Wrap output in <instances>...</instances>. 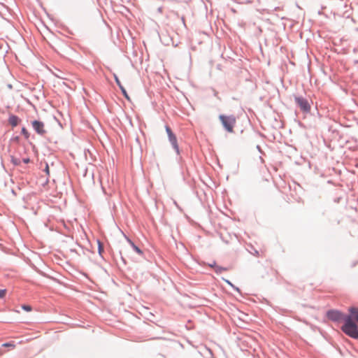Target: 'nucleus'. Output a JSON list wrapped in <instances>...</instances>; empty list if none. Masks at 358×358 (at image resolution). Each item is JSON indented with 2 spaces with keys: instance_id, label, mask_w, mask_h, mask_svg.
Instances as JSON below:
<instances>
[{
  "instance_id": "obj_1",
  "label": "nucleus",
  "mask_w": 358,
  "mask_h": 358,
  "mask_svg": "<svg viewBox=\"0 0 358 358\" xmlns=\"http://www.w3.org/2000/svg\"><path fill=\"white\" fill-rule=\"evenodd\" d=\"M358 312V308L350 307L349 308V315H345L337 310H329L327 312V317L329 320L334 322H342L341 330L349 337L354 339H358V324L357 319L355 317V312Z\"/></svg>"
},
{
  "instance_id": "obj_2",
  "label": "nucleus",
  "mask_w": 358,
  "mask_h": 358,
  "mask_svg": "<svg viewBox=\"0 0 358 358\" xmlns=\"http://www.w3.org/2000/svg\"><path fill=\"white\" fill-rule=\"evenodd\" d=\"M219 120L224 129L229 133L234 132V128L236 123V119L234 115H226L221 114L219 115Z\"/></svg>"
},
{
  "instance_id": "obj_3",
  "label": "nucleus",
  "mask_w": 358,
  "mask_h": 358,
  "mask_svg": "<svg viewBox=\"0 0 358 358\" xmlns=\"http://www.w3.org/2000/svg\"><path fill=\"white\" fill-rule=\"evenodd\" d=\"M296 106L303 113H308L310 111L311 106L308 100L302 96L294 95Z\"/></svg>"
},
{
  "instance_id": "obj_4",
  "label": "nucleus",
  "mask_w": 358,
  "mask_h": 358,
  "mask_svg": "<svg viewBox=\"0 0 358 358\" xmlns=\"http://www.w3.org/2000/svg\"><path fill=\"white\" fill-rule=\"evenodd\" d=\"M32 127L35 131L39 135H43L45 134V130L44 129V124L43 122L40 120H34L32 122Z\"/></svg>"
},
{
  "instance_id": "obj_5",
  "label": "nucleus",
  "mask_w": 358,
  "mask_h": 358,
  "mask_svg": "<svg viewBox=\"0 0 358 358\" xmlns=\"http://www.w3.org/2000/svg\"><path fill=\"white\" fill-rule=\"evenodd\" d=\"M169 141L171 143L173 148L176 151V154L178 155H179L180 152L179 146L178 144V140H177V137H176V134L173 136L171 135V136L169 137Z\"/></svg>"
},
{
  "instance_id": "obj_6",
  "label": "nucleus",
  "mask_w": 358,
  "mask_h": 358,
  "mask_svg": "<svg viewBox=\"0 0 358 358\" xmlns=\"http://www.w3.org/2000/svg\"><path fill=\"white\" fill-rule=\"evenodd\" d=\"M114 78H115L116 84L117 85V86L120 89L122 95L124 96V98H126L127 99L129 100V95L127 94V90H125L124 86L122 85L119 78L117 77V76L116 74H114Z\"/></svg>"
},
{
  "instance_id": "obj_7",
  "label": "nucleus",
  "mask_w": 358,
  "mask_h": 358,
  "mask_svg": "<svg viewBox=\"0 0 358 358\" xmlns=\"http://www.w3.org/2000/svg\"><path fill=\"white\" fill-rule=\"evenodd\" d=\"M20 122V119L15 115H10L8 118V123L12 127H16Z\"/></svg>"
},
{
  "instance_id": "obj_8",
  "label": "nucleus",
  "mask_w": 358,
  "mask_h": 358,
  "mask_svg": "<svg viewBox=\"0 0 358 358\" xmlns=\"http://www.w3.org/2000/svg\"><path fill=\"white\" fill-rule=\"evenodd\" d=\"M208 266L214 268L215 273H221L222 271H226L225 268L217 266L215 262H213V264H209Z\"/></svg>"
},
{
  "instance_id": "obj_9",
  "label": "nucleus",
  "mask_w": 358,
  "mask_h": 358,
  "mask_svg": "<svg viewBox=\"0 0 358 358\" xmlns=\"http://www.w3.org/2000/svg\"><path fill=\"white\" fill-rule=\"evenodd\" d=\"M129 243H130L131 248H133V250L138 255H143V251L142 250L138 247L133 241H131V240H128Z\"/></svg>"
},
{
  "instance_id": "obj_10",
  "label": "nucleus",
  "mask_w": 358,
  "mask_h": 358,
  "mask_svg": "<svg viewBox=\"0 0 358 358\" xmlns=\"http://www.w3.org/2000/svg\"><path fill=\"white\" fill-rule=\"evenodd\" d=\"M98 243V252L99 254L102 256V254L104 252V248L103 243L100 241H97Z\"/></svg>"
},
{
  "instance_id": "obj_11",
  "label": "nucleus",
  "mask_w": 358,
  "mask_h": 358,
  "mask_svg": "<svg viewBox=\"0 0 358 358\" xmlns=\"http://www.w3.org/2000/svg\"><path fill=\"white\" fill-rule=\"evenodd\" d=\"M21 134L25 137V138L28 139L29 137V134L27 129L25 127H22L21 130Z\"/></svg>"
},
{
  "instance_id": "obj_12",
  "label": "nucleus",
  "mask_w": 358,
  "mask_h": 358,
  "mask_svg": "<svg viewBox=\"0 0 358 358\" xmlns=\"http://www.w3.org/2000/svg\"><path fill=\"white\" fill-rule=\"evenodd\" d=\"M351 8H349L346 10L344 11L343 16L346 18H350L351 17L352 13H351Z\"/></svg>"
},
{
  "instance_id": "obj_13",
  "label": "nucleus",
  "mask_w": 358,
  "mask_h": 358,
  "mask_svg": "<svg viewBox=\"0 0 358 358\" xmlns=\"http://www.w3.org/2000/svg\"><path fill=\"white\" fill-rule=\"evenodd\" d=\"M166 131L167 133L168 137L171 136H171L175 135V134L173 132V131L171 129V127L169 126H168V125L166 126Z\"/></svg>"
},
{
  "instance_id": "obj_14",
  "label": "nucleus",
  "mask_w": 358,
  "mask_h": 358,
  "mask_svg": "<svg viewBox=\"0 0 358 358\" xmlns=\"http://www.w3.org/2000/svg\"><path fill=\"white\" fill-rule=\"evenodd\" d=\"M6 289H0V299H3L6 295Z\"/></svg>"
},
{
  "instance_id": "obj_15",
  "label": "nucleus",
  "mask_w": 358,
  "mask_h": 358,
  "mask_svg": "<svg viewBox=\"0 0 358 358\" xmlns=\"http://www.w3.org/2000/svg\"><path fill=\"white\" fill-rule=\"evenodd\" d=\"M23 310L26 311H30L31 310V307L29 305H23L22 306Z\"/></svg>"
},
{
  "instance_id": "obj_16",
  "label": "nucleus",
  "mask_w": 358,
  "mask_h": 358,
  "mask_svg": "<svg viewBox=\"0 0 358 358\" xmlns=\"http://www.w3.org/2000/svg\"><path fill=\"white\" fill-rule=\"evenodd\" d=\"M22 162L24 164H27L30 163L31 160H30V159L29 157H25V158L22 159Z\"/></svg>"
},
{
  "instance_id": "obj_17",
  "label": "nucleus",
  "mask_w": 358,
  "mask_h": 358,
  "mask_svg": "<svg viewBox=\"0 0 358 358\" xmlns=\"http://www.w3.org/2000/svg\"><path fill=\"white\" fill-rule=\"evenodd\" d=\"M227 283H228V284H229L230 285H231V286L234 287V289L235 290H236L237 292H240V289H239V288L236 287L234 285H232L229 281H228V280H227Z\"/></svg>"
},
{
  "instance_id": "obj_18",
  "label": "nucleus",
  "mask_w": 358,
  "mask_h": 358,
  "mask_svg": "<svg viewBox=\"0 0 358 358\" xmlns=\"http://www.w3.org/2000/svg\"><path fill=\"white\" fill-rule=\"evenodd\" d=\"M13 141L18 143L20 141V137L19 136L14 137Z\"/></svg>"
},
{
  "instance_id": "obj_19",
  "label": "nucleus",
  "mask_w": 358,
  "mask_h": 358,
  "mask_svg": "<svg viewBox=\"0 0 358 358\" xmlns=\"http://www.w3.org/2000/svg\"><path fill=\"white\" fill-rule=\"evenodd\" d=\"M3 346L8 347V346H14V345L11 344L10 343H6L3 344Z\"/></svg>"
},
{
  "instance_id": "obj_20",
  "label": "nucleus",
  "mask_w": 358,
  "mask_h": 358,
  "mask_svg": "<svg viewBox=\"0 0 358 358\" xmlns=\"http://www.w3.org/2000/svg\"><path fill=\"white\" fill-rule=\"evenodd\" d=\"M257 149L258 150V151L259 152L263 153V151H262L260 145H257Z\"/></svg>"
},
{
  "instance_id": "obj_21",
  "label": "nucleus",
  "mask_w": 358,
  "mask_h": 358,
  "mask_svg": "<svg viewBox=\"0 0 358 358\" xmlns=\"http://www.w3.org/2000/svg\"><path fill=\"white\" fill-rule=\"evenodd\" d=\"M45 171L48 174L49 173V166L46 164V167L45 169Z\"/></svg>"
},
{
  "instance_id": "obj_22",
  "label": "nucleus",
  "mask_w": 358,
  "mask_h": 358,
  "mask_svg": "<svg viewBox=\"0 0 358 358\" xmlns=\"http://www.w3.org/2000/svg\"><path fill=\"white\" fill-rule=\"evenodd\" d=\"M12 161H13L14 164H15V165L18 164V160L17 159H13Z\"/></svg>"
},
{
  "instance_id": "obj_23",
  "label": "nucleus",
  "mask_w": 358,
  "mask_h": 358,
  "mask_svg": "<svg viewBox=\"0 0 358 358\" xmlns=\"http://www.w3.org/2000/svg\"><path fill=\"white\" fill-rule=\"evenodd\" d=\"M355 312L356 313L355 317L357 319V322H358V312L357 311H355Z\"/></svg>"
},
{
  "instance_id": "obj_24",
  "label": "nucleus",
  "mask_w": 358,
  "mask_h": 358,
  "mask_svg": "<svg viewBox=\"0 0 358 358\" xmlns=\"http://www.w3.org/2000/svg\"><path fill=\"white\" fill-rule=\"evenodd\" d=\"M182 21L183 24H185V18H184V17H182Z\"/></svg>"
},
{
  "instance_id": "obj_25",
  "label": "nucleus",
  "mask_w": 358,
  "mask_h": 358,
  "mask_svg": "<svg viewBox=\"0 0 358 358\" xmlns=\"http://www.w3.org/2000/svg\"><path fill=\"white\" fill-rule=\"evenodd\" d=\"M182 160V157H180L179 159H178L179 162H180Z\"/></svg>"
},
{
  "instance_id": "obj_26",
  "label": "nucleus",
  "mask_w": 358,
  "mask_h": 358,
  "mask_svg": "<svg viewBox=\"0 0 358 358\" xmlns=\"http://www.w3.org/2000/svg\"><path fill=\"white\" fill-rule=\"evenodd\" d=\"M255 255H259V252L256 250V251H255Z\"/></svg>"
},
{
  "instance_id": "obj_27",
  "label": "nucleus",
  "mask_w": 358,
  "mask_h": 358,
  "mask_svg": "<svg viewBox=\"0 0 358 358\" xmlns=\"http://www.w3.org/2000/svg\"><path fill=\"white\" fill-rule=\"evenodd\" d=\"M352 20L353 22H355V19H354L353 17H352Z\"/></svg>"
}]
</instances>
